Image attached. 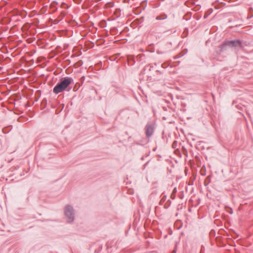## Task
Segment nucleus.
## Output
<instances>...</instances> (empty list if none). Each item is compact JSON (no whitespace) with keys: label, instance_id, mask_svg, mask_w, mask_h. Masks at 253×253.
<instances>
[{"label":"nucleus","instance_id":"1","mask_svg":"<svg viewBox=\"0 0 253 253\" xmlns=\"http://www.w3.org/2000/svg\"><path fill=\"white\" fill-rule=\"evenodd\" d=\"M226 46L231 47H241L242 42L240 40H232L225 41L223 44L218 46V49L216 51L217 54H221L222 52L226 50Z\"/></svg>","mask_w":253,"mask_h":253},{"label":"nucleus","instance_id":"2","mask_svg":"<svg viewBox=\"0 0 253 253\" xmlns=\"http://www.w3.org/2000/svg\"><path fill=\"white\" fill-rule=\"evenodd\" d=\"M65 214L68 218V222H71L74 220V214L73 208L70 206H66L65 208Z\"/></svg>","mask_w":253,"mask_h":253},{"label":"nucleus","instance_id":"3","mask_svg":"<svg viewBox=\"0 0 253 253\" xmlns=\"http://www.w3.org/2000/svg\"><path fill=\"white\" fill-rule=\"evenodd\" d=\"M73 80L71 78L66 77L59 83L60 85L65 89L73 82Z\"/></svg>","mask_w":253,"mask_h":253},{"label":"nucleus","instance_id":"4","mask_svg":"<svg viewBox=\"0 0 253 253\" xmlns=\"http://www.w3.org/2000/svg\"><path fill=\"white\" fill-rule=\"evenodd\" d=\"M153 131V127L151 125H147L146 126V135L148 137L152 135Z\"/></svg>","mask_w":253,"mask_h":253},{"label":"nucleus","instance_id":"5","mask_svg":"<svg viewBox=\"0 0 253 253\" xmlns=\"http://www.w3.org/2000/svg\"><path fill=\"white\" fill-rule=\"evenodd\" d=\"M64 90H65V89L63 88V87H62L59 83L55 86L53 89V92L56 94L62 92Z\"/></svg>","mask_w":253,"mask_h":253},{"label":"nucleus","instance_id":"6","mask_svg":"<svg viewBox=\"0 0 253 253\" xmlns=\"http://www.w3.org/2000/svg\"><path fill=\"white\" fill-rule=\"evenodd\" d=\"M176 192V188H174V189L173 190V191H172V193H171V195H170V198L172 199H174L175 198V193Z\"/></svg>","mask_w":253,"mask_h":253},{"label":"nucleus","instance_id":"7","mask_svg":"<svg viewBox=\"0 0 253 253\" xmlns=\"http://www.w3.org/2000/svg\"><path fill=\"white\" fill-rule=\"evenodd\" d=\"M156 19H157V20H161V19H165V18H160L159 17V16H157V18H156Z\"/></svg>","mask_w":253,"mask_h":253}]
</instances>
